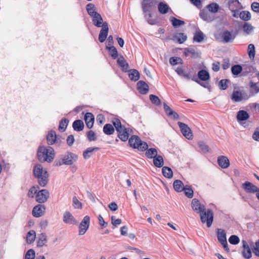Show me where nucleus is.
I'll use <instances>...</instances> for the list:
<instances>
[{"label": "nucleus", "mask_w": 259, "mask_h": 259, "mask_svg": "<svg viewBox=\"0 0 259 259\" xmlns=\"http://www.w3.org/2000/svg\"><path fill=\"white\" fill-rule=\"evenodd\" d=\"M191 206L193 210L197 213H200V219L202 223H206L207 227H210L213 222V213L210 209L205 211V207L196 198L192 199Z\"/></svg>", "instance_id": "1"}, {"label": "nucleus", "mask_w": 259, "mask_h": 259, "mask_svg": "<svg viewBox=\"0 0 259 259\" xmlns=\"http://www.w3.org/2000/svg\"><path fill=\"white\" fill-rule=\"evenodd\" d=\"M112 122L118 133L119 138L122 141H126L133 132L132 130L130 127H125L117 118H113Z\"/></svg>", "instance_id": "2"}, {"label": "nucleus", "mask_w": 259, "mask_h": 259, "mask_svg": "<svg viewBox=\"0 0 259 259\" xmlns=\"http://www.w3.org/2000/svg\"><path fill=\"white\" fill-rule=\"evenodd\" d=\"M55 151L53 148L40 146L37 150V157L41 162H51L55 157Z\"/></svg>", "instance_id": "3"}, {"label": "nucleus", "mask_w": 259, "mask_h": 259, "mask_svg": "<svg viewBox=\"0 0 259 259\" xmlns=\"http://www.w3.org/2000/svg\"><path fill=\"white\" fill-rule=\"evenodd\" d=\"M33 173L35 177L38 178L39 184L42 187L45 186L48 181L49 175L40 164H37L34 166Z\"/></svg>", "instance_id": "4"}, {"label": "nucleus", "mask_w": 259, "mask_h": 259, "mask_svg": "<svg viewBox=\"0 0 259 259\" xmlns=\"http://www.w3.org/2000/svg\"><path fill=\"white\" fill-rule=\"evenodd\" d=\"M131 147L137 148L138 150L143 151L148 148V144L141 141V139L137 136H132L128 140Z\"/></svg>", "instance_id": "5"}, {"label": "nucleus", "mask_w": 259, "mask_h": 259, "mask_svg": "<svg viewBox=\"0 0 259 259\" xmlns=\"http://www.w3.org/2000/svg\"><path fill=\"white\" fill-rule=\"evenodd\" d=\"M175 71L177 72V73L180 76L184 77L185 79H191L197 83H199L201 85L204 87V88H208L209 85L208 83H206L204 84H203L201 83L199 80H198L195 76H192L190 72H186L184 69H183L182 67H177L175 69Z\"/></svg>", "instance_id": "6"}, {"label": "nucleus", "mask_w": 259, "mask_h": 259, "mask_svg": "<svg viewBox=\"0 0 259 259\" xmlns=\"http://www.w3.org/2000/svg\"><path fill=\"white\" fill-rule=\"evenodd\" d=\"M249 97L245 92L241 90H234L231 96V100L234 102L246 100Z\"/></svg>", "instance_id": "7"}, {"label": "nucleus", "mask_w": 259, "mask_h": 259, "mask_svg": "<svg viewBox=\"0 0 259 259\" xmlns=\"http://www.w3.org/2000/svg\"><path fill=\"white\" fill-rule=\"evenodd\" d=\"M77 160V156L71 152H67L62 158V163L60 165H71Z\"/></svg>", "instance_id": "8"}, {"label": "nucleus", "mask_w": 259, "mask_h": 259, "mask_svg": "<svg viewBox=\"0 0 259 259\" xmlns=\"http://www.w3.org/2000/svg\"><path fill=\"white\" fill-rule=\"evenodd\" d=\"M217 236L219 241L223 245L224 249L227 252H228L229 251V248L228 246L226 238V233L225 231V230L221 229H218Z\"/></svg>", "instance_id": "9"}, {"label": "nucleus", "mask_w": 259, "mask_h": 259, "mask_svg": "<svg viewBox=\"0 0 259 259\" xmlns=\"http://www.w3.org/2000/svg\"><path fill=\"white\" fill-rule=\"evenodd\" d=\"M181 132L183 136L187 139L190 140L193 138V134L190 128L185 123L180 121L178 122Z\"/></svg>", "instance_id": "10"}, {"label": "nucleus", "mask_w": 259, "mask_h": 259, "mask_svg": "<svg viewBox=\"0 0 259 259\" xmlns=\"http://www.w3.org/2000/svg\"><path fill=\"white\" fill-rule=\"evenodd\" d=\"M90 224V218L89 216H85L79 225V235H82L85 234L89 229Z\"/></svg>", "instance_id": "11"}, {"label": "nucleus", "mask_w": 259, "mask_h": 259, "mask_svg": "<svg viewBox=\"0 0 259 259\" xmlns=\"http://www.w3.org/2000/svg\"><path fill=\"white\" fill-rule=\"evenodd\" d=\"M36 201L38 203H44L49 197V192L45 189L41 190L37 192L36 195Z\"/></svg>", "instance_id": "12"}, {"label": "nucleus", "mask_w": 259, "mask_h": 259, "mask_svg": "<svg viewBox=\"0 0 259 259\" xmlns=\"http://www.w3.org/2000/svg\"><path fill=\"white\" fill-rule=\"evenodd\" d=\"M157 2L156 0H143L142 9L144 13L150 12L155 6Z\"/></svg>", "instance_id": "13"}, {"label": "nucleus", "mask_w": 259, "mask_h": 259, "mask_svg": "<svg viewBox=\"0 0 259 259\" xmlns=\"http://www.w3.org/2000/svg\"><path fill=\"white\" fill-rule=\"evenodd\" d=\"M242 188L247 193H257L259 192V188L256 186L249 182H245L242 184Z\"/></svg>", "instance_id": "14"}, {"label": "nucleus", "mask_w": 259, "mask_h": 259, "mask_svg": "<svg viewBox=\"0 0 259 259\" xmlns=\"http://www.w3.org/2000/svg\"><path fill=\"white\" fill-rule=\"evenodd\" d=\"M46 211V207L42 204H38L34 207L32 214L34 217L39 218L42 216Z\"/></svg>", "instance_id": "15"}, {"label": "nucleus", "mask_w": 259, "mask_h": 259, "mask_svg": "<svg viewBox=\"0 0 259 259\" xmlns=\"http://www.w3.org/2000/svg\"><path fill=\"white\" fill-rule=\"evenodd\" d=\"M63 220L65 223L69 225H76L78 223L73 215L68 211L64 213Z\"/></svg>", "instance_id": "16"}, {"label": "nucleus", "mask_w": 259, "mask_h": 259, "mask_svg": "<svg viewBox=\"0 0 259 259\" xmlns=\"http://www.w3.org/2000/svg\"><path fill=\"white\" fill-rule=\"evenodd\" d=\"M108 25L106 22L103 23L102 28L101 30L99 35V40L101 42H104L107 38L108 32Z\"/></svg>", "instance_id": "17"}, {"label": "nucleus", "mask_w": 259, "mask_h": 259, "mask_svg": "<svg viewBox=\"0 0 259 259\" xmlns=\"http://www.w3.org/2000/svg\"><path fill=\"white\" fill-rule=\"evenodd\" d=\"M48 236L45 233L38 235L37 240V246L39 247L47 246Z\"/></svg>", "instance_id": "18"}, {"label": "nucleus", "mask_w": 259, "mask_h": 259, "mask_svg": "<svg viewBox=\"0 0 259 259\" xmlns=\"http://www.w3.org/2000/svg\"><path fill=\"white\" fill-rule=\"evenodd\" d=\"M163 108L164 110V111L166 113V114L171 117L174 119H178L179 118V115L178 114L173 111L170 107L168 106L165 103H164L163 104Z\"/></svg>", "instance_id": "19"}, {"label": "nucleus", "mask_w": 259, "mask_h": 259, "mask_svg": "<svg viewBox=\"0 0 259 259\" xmlns=\"http://www.w3.org/2000/svg\"><path fill=\"white\" fill-rule=\"evenodd\" d=\"M243 250L242 255L244 257L249 259L251 257V251L247 242L245 240L242 241Z\"/></svg>", "instance_id": "20"}, {"label": "nucleus", "mask_w": 259, "mask_h": 259, "mask_svg": "<svg viewBox=\"0 0 259 259\" xmlns=\"http://www.w3.org/2000/svg\"><path fill=\"white\" fill-rule=\"evenodd\" d=\"M228 5L231 11L239 10L241 9V4L238 0H228Z\"/></svg>", "instance_id": "21"}, {"label": "nucleus", "mask_w": 259, "mask_h": 259, "mask_svg": "<svg viewBox=\"0 0 259 259\" xmlns=\"http://www.w3.org/2000/svg\"><path fill=\"white\" fill-rule=\"evenodd\" d=\"M84 120L86 125L89 128H91L94 122V116L92 113L88 112L85 114Z\"/></svg>", "instance_id": "22"}, {"label": "nucleus", "mask_w": 259, "mask_h": 259, "mask_svg": "<svg viewBox=\"0 0 259 259\" xmlns=\"http://www.w3.org/2000/svg\"><path fill=\"white\" fill-rule=\"evenodd\" d=\"M219 165L223 168H226L230 165V161L228 158L225 156H220L218 158Z\"/></svg>", "instance_id": "23"}, {"label": "nucleus", "mask_w": 259, "mask_h": 259, "mask_svg": "<svg viewBox=\"0 0 259 259\" xmlns=\"http://www.w3.org/2000/svg\"><path fill=\"white\" fill-rule=\"evenodd\" d=\"M222 37L225 42H229L235 38V35L230 31L226 30L222 33Z\"/></svg>", "instance_id": "24"}, {"label": "nucleus", "mask_w": 259, "mask_h": 259, "mask_svg": "<svg viewBox=\"0 0 259 259\" xmlns=\"http://www.w3.org/2000/svg\"><path fill=\"white\" fill-rule=\"evenodd\" d=\"M138 89L140 93L146 94L149 90V86L144 81H139L138 82Z\"/></svg>", "instance_id": "25"}, {"label": "nucleus", "mask_w": 259, "mask_h": 259, "mask_svg": "<svg viewBox=\"0 0 259 259\" xmlns=\"http://www.w3.org/2000/svg\"><path fill=\"white\" fill-rule=\"evenodd\" d=\"M117 63L123 71H126L128 69L129 65L123 56H121L118 58Z\"/></svg>", "instance_id": "26"}, {"label": "nucleus", "mask_w": 259, "mask_h": 259, "mask_svg": "<svg viewBox=\"0 0 259 259\" xmlns=\"http://www.w3.org/2000/svg\"><path fill=\"white\" fill-rule=\"evenodd\" d=\"M98 147H89L83 152V157L84 159L90 158L95 151L99 150Z\"/></svg>", "instance_id": "27"}, {"label": "nucleus", "mask_w": 259, "mask_h": 259, "mask_svg": "<svg viewBox=\"0 0 259 259\" xmlns=\"http://www.w3.org/2000/svg\"><path fill=\"white\" fill-rule=\"evenodd\" d=\"M187 38V35L184 33H177L174 36L172 39L177 40L179 44H183Z\"/></svg>", "instance_id": "28"}, {"label": "nucleus", "mask_w": 259, "mask_h": 259, "mask_svg": "<svg viewBox=\"0 0 259 259\" xmlns=\"http://www.w3.org/2000/svg\"><path fill=\"white\" fill-rule=\"evenodd\" d=\"M158 9L159 12L161 14H166L169 10H170L169 7L167 4L163 2H160L158 5Z\"/></svg>", "instance_id": "29"}, {"label": "nucleus", "mask_w": 259, "mask_h": 259, "mask_svg": "<svg viewBox=\"0 0 259 259\" xmlns=\"http://www.w3.org/2000/svg\"><path fill=\"white\" fill-rule=\"evenodd\" d=\"M87 11L89 15L92 18L98 14L96 8L93 4L90 3L87 5Z\"/></svg>", "instance_id": "30"}, {"label": "nucleus", "mask_w": 259, "mask_h": 259, "mask_svg": "<svg viewBox=\"0 0 259 259\" xmlns=\"http://www.w3.org/2000/svg\"><path fill=\"white\" fill-rule=\"evenodd\" d=\"M236 117L238 121H244L248 119L249 115L246 111L240 110L238 112Z\"/></svg>", "instance_id": "31"}, {"label": "nucleus", "mask_w": 259, "mask_h": 259, "mask_svg": "<svg viewBox=\"0 0 259 259\" xmlns=\"http://www.w3.org/2000/svg\"><path fill=\"white\" fill-rule=\"evenodd\" d=\"M92 18L93 23L95 26L98 27H102V25L104 22L100 14L98 13L96 16L92 17Z\"/></svg>", "instance_id": "32"}, {"label": "nucleus", "mask_w": 259, "mask_h": 259, "mask_svg": "<svg viewBox=\"0 0 259 259\" xmlns=\"http://www.w3.org/2000/svg\"><path fill=\"white\" fill-rule=\"evenodd\" d=\"M72 126L75 131H81L84 127V123L81 120H76L73 123Z\"/></svg>", "instance_id": "33"}, {"label": "nucleus", "mask_w": 259, "mask_h": 259, "mask_svg": "<svg viewBox=\"0 0 259 259\" xmlns=\"http://www.w3.org/2000/svg\"><path fill=\"white\" fill-rule=\"evenodd\" d=\"M198 77L202 81H206L210 78L209 73L205 70H200L198 72Z\"/></svg>", "instance_id": "34"}, {"label": "nucleus", "mask_w": 259, "mask_h": 259, "mask_svg": "<svg viewBox=\"0 0 259 259\" xmlns=\"http://www.w3.org/2000/svg\"><path fill=\"white\" fill-rule=\"evenodd\" d=\"M56 141V135L54 131H51L48 133L47 136V141L48 144L49 145H53Z\"/></svg>", "instance_id": "35"}, {"label": "nucleus", "mask_w": 259, "mask_h": 259, "mask_svg": "<svg viewBox=\"0 0 259 259\" xmlns=\"http://www.w3.org/2000/svg\"><path fill=\"white\" fill-rule=\"evenodd\" d=\"M200 17L207 22H211L214 19V17L207 12L202 11L200 13Z\"/></svg>", "instance_id": "36"}, {"label": "nucleus", "mask_w": 259, "mask_h": 259, "mask_svg": "<svg viewBox=\"0 0 259 259\" xmlns=\"http://www.w3.org/2000/svg\"><path fill=\"white\" fill-rule=\"evenodd\" d=\"M207 9L209 12L215 14L217 13L220 9L219 5L215 3H212L207 6Z\"/></svg>", "instance_id": "37"}, {"label": "nucleus", "mask_w": 259, "mask_h": 259, "mask_svg": "<svg viewBox=\"0 0 259 259\" xmlns=\"http://www.w3.org/2000/svg\"><path fill=\"white\" fill-rule=\"evenodd\" d=\"M153 163L154 165L158 167H162L164 164L163 159L160 155H157L153 158Z\"/></svg>", "instance_id": "38"}, {"label": "nucleus", "mask_w": 259, "mask_h": 259, "mask_svg": "<svg viewBox=\"0 0 259 259\" xmlns=\"http://www.w3.org/2000/svg\"><path fill=\"white\" fill-rule=\"evenodd\" d=\"M173 185L174 189L177 192H182L185 187L182 182L179 180H175Z\"/></svg>", "instance_id": "39"}, {"label": "nucleus", "mask_w": 259, "mask_h": 259, "mask_svg": "<svg viewBox=\"0 0 259 259\" xmlns=\"http://www.w3.org/2000/svg\"><path fill=\"white\" fill-rule=\"evenodd\" d=\"M128 76L132 80L137 81L139 79L140 74L136 69H132L130 70Z\"/></svg>", "instance_id": "40"}, {"label": "nucleus", "mask_w": 259, "mask_h": 259, "mask_svg": "<svg viewBox=\"0 0 259 259\" xmlns=\"http://www.w3.org/2000/svg\"><path fill=\"white\" fill-rule=\"evenodd\" d=\"M146 150L145 154L148 158H153L157 155V151L155 148H147Z\"/></svg>", "instance_id": "41"}, {"label": "nucleus", "mask_w": 259, "mask_h": 259, "mask_svg": "<svg viewBox=\"0 0 259 259\" xmlns=\"http://www.w3.org/2000/svg\"><path fill=\"white\" fill-rule=\"evenodd\" d=\"M163 176L167 178H171L172 177L173 172L170 168L167 166H164L162 169Z\"/></svg>", "instance_id": "42"}, {"label": "nucleus", "mask_w": 259, "mask_h": 259, "mask_svg": "<svg viewBox=\"0 0 259 259\" xmlns=\"http://www.w3.org/2000/svg\"><path fill=\"white\" fill-rule=\"evenodd\" d=\"M36 238V233L34 230H30L28 232L26 237L27 242L28 243H32Z\"/></svg>", "instance_id": "43"}, {"label": "nucleus", "mask_w": 259, "mask_h": 259, "mask_svg": "<svg viewBox=\"0 0 259 259\" xmlns=\"http://www.w3.org/2000/svg\"><path fill=\"white\" fill-rule=\"evenodd\" d=\"M104 133L108 135H112L114 132V128L111 124H106L103 127Z\"/></svg>", "instance_id": "44"}, {"label": "nucleus", "mask_w": 259, "mask_h": 259, "mask_svg": "<svg viewBox=\"0 0 259 259\" xmlns=\"http://www.w3.org/2000/svg\"><path fill=\"white\" fill-rule=\"evenodd\" d=\"M169 20L172 26L175 27H179L184 24L185 23L183 21L178 19L174 17H171L169 19Z\"/></svg>", "instance_id": "45"}, {"label": "nucleus", "mask_w": 259, "mask_h": 259, "mask_svg": "<svg viewBox=\"0 0 259 259\" xmlns=\"http://www.w3.org/2000/svg\"><path fill=\"white\" fill-rule=\"evenodd\" d=\"M239 17L242 20L247 21L251 18L250 13L247 11H243L239 13Z\"/></svg>", "instance_id": "46"}, {"label": "nucleus", "mask_w": 259, "mask_h": 259, "mask_svg": "<svg viewBox=\"0 0 259 259\" xmlns=\"http://www.w3.org/2000/svg\"><path fill=\"white\" fill-rule=\"evenodd\" d=\"M247 52L249 58L253 59L255 54V47L254 45L250 44L248 46Z\"/></svg>", "instance_id": "47"}, {"label": "nucleus", "mask_w": 259, "mask_h": 259, "mask_svg": "<svg viewBox=\"0 0 259 259\" xmlns=\"http://www.w3.org/2000/svg\"><path fill=\"white\" fill-rule=\"evenodd\" d=\"M183 60L180 57H173L169 59V63L171 65H176L177 64H182Z\"/></svg>", "instance_id": "48"}, {"label": "nucleus", "mask_w": 259, "mask_h": 259, "mask_svg": "<svg viewBox=\"0 0 259 259\" xmlns=\"http://www.w3.org/2000/svg\"><path fill=\"white\" fill-rule=\"evenodd\" d=\"M204 39V35L203 33L200 31H197L194 34L193 40L195 41H197L200 42L202 41Z\"/></svg>", "instance_id": "49"}, {"label": "nucleus", "mask_w": 259, "mask_h": 259, "mask_svg": "<svg viewBox=\"0 0 259 259\" xmlns=\"http://www.w3.org/2000/svg\"><path fill=\"white\" fill-rule=\"evenodd\" d=\"M242 70V67L240 65H235L232 67L231 71L233 75H238Z\"/></svg>", "instance_id": "50"}, {"label": "nucleus", "mask_w": 259, "mask_h": 259, "mask_svg": "<svg viewBox=\"0 0 259 259\" xmlns=\"http://www.w3.org/2000/svg\"><path fill=\"white\" fill-rule=\"evenodd\" d=\"M183 191H184L185 195L188 198H191L193 197L194 192L190 187L188 186H185Z\"/></svg>", "instance_id": "51"}, {"label": "nucleus", "mask_w": 259, "mask_h": 259, "mask_svg": "<svg viewBox=\"0 0 259 259\" xmlns=\"http://www.w3.org/2000/svg\"><path fill=\"white\" fill-rule=\"evenodd\" d=\"M68 122L69 120L67 119H64L62 120L59 124V130L61 132H64L66 128Z\"/></svg>", "instance_id": "52"}, {"label": "nucleus", "mask_w": 259, "mask_h": 259, "mask_svg": "<svg viewBox=\"0 0 259 259\" xmlns=\"http://www.w3.org/2000/svg\"><path fill=\"white\" fill-rule=\"evenodd\" d=\"M184 54L185 56L187 57L191 55L192 56H195L196 55L195 49L193 48H187L184 49Z\"/></svg>", "instance_id": "53"}, {"label": "nucleus", "mask_w": 259, "mask_h": 259, "mask_svg": "<svg viewBox=\"0 0 259 259\" xmlns=\"http://www.w3.org/2000/svg\"><path fill=\"white\" fill-rule=\"evenodd\" d=\"M107 49L109 50L111 57L113 59H116L118 56L117 49L113 46L107 47Z\"/></svg>", "instance_id": "54"}, {"label": "nucleus", "mask_w": 259, "mask_h": 259, "mask_svg": "<svg viewBox=\"0 0 259 259\" xmlns=\"http://www.w3.org/2000/svg\"><path fill=\"white\" fill-rule=\"evenodd\" d=\"M72 203L73 206L75 209L82 208V203L78 200L76 197H73Z\"/></svg>", "instance_id": "55"}, {"label": "nucleus", "mask_w": 259, "mask_h": 259, "mask_svg": "<svg viewBox=\"0 0 259 259\" xmlns=\"http://www.w3.org/2000/svg\"><path fill=\"white\" fill-rule=\"evenodd\" d=\"M243 29L247 34H249L252 31L253 27L251 24L245 23L243 26Z\"/></svg>", "instance_id": "56"}, {"label": "nucleus", "mask_w": 259, "mask_h": 259, "mask_svg": "<svg viewBox=\"0 0 259 259\" xmlns=\"http://www.w3.org/2000/svg\"><path fill=\"white\" fill-rule=\"evenodd\" d=\"M239 238L236 235H232L229 238V242L230 243L234 245L237 244L239 243Z\"/></svg>", "instance_id": "57"}, {"label": "nucleus", "mask_w": 259, "mask_h": 259, "mask_svg": "<svg viewBox=\"0 0 259 259\" xmlns=\"http://www.w3.org/2000/svg\"><path fill=\"white\" fill-rule=\"evenodd\" d=\"M150 100L154 104L156 105H160L161 104L160 100L159 98L154 95H150L149 96Z\"/></svg>", "instance_id": "58"}, {"label": "nucleus", "mask_w": 259, "mask_h": 259, "mask_svg": "<svg viewBox=\"0 0 259 259\" xmlns=\"http://www.w3.org/2000/svg\"><path fill=\"white\" fill-rule=\"evenodd\" d=\"M199 147L201 150L202 152L203 153H206L209 151V147L206 145L203 142H200L198 143Z\"/></svg>", "instance_id": "59"}, {"label": "nucleus", "mask_w": 259, "mask_h": 259, "mask_svg": "<svg viewBox=\"0 0 259 259\" xmlns=\"http://www.w3.org/2000/svg\"><path fill=\"white\" fill-rule=\"evenodd\" d=\"M227 79H222L219 83V86L220 89L225 90L227 88V83L228 82Z\"/></svg>", "instance_id": "60"}, {"label": "nucleus", "mask_w": 259, "mask_h": 259, "mask_svg": "<svg viewBox=\"0 0 259 259\" xmlns=\"http://www.w3.org/2000/svg\"><path fill=\"white\" fill-rule=\"evenodd\" d=\"M35 257V252L34 251L30 249L27 251L25 255V259H34Z\"/></svg>", "instance_id": "61"}, {"label": "nucleus", "mask_w": 259, "mask_h": 259, "mask_svg": "<svg viewBox=\"0 0 259 259\" xmlns=\"http://www.w3.org/2000/svg\"><path fill=\"white\" fill-rule=\"evenodd\" d=\"M144 17L147 20L148 23L150 24L153 25L155 23L154 20L151 19L152 15L150 12L144 13Z\"/></svg>", "instance_id": "62"}, {"label": "nucleus", "mask_w": 259, "mask_h": 259, "mask_svg": "<svg viewBox=\"0 0 259 259\" xmlns=\"http://www.w3.org/2000/svg\"><path fill=\"white\" fill-rule=\"evenodd\" d=\"M38 190L35 187H31L28 193V196L29 197L33 198L34 195L37 193Z\"/></svg>", "instance_id": "63"}, {"label": "nucleus", "mask_w": 259, "mask_h": 259, "mask_svg": "<svg viewBox=\"0 0 259 259\" xmlns=\"http://www.w3.org/2000/svg\"><path fill=\"white\" fill-rule=\"evenodd\" d=\"M253 252L256 256H259V240L255 243V247L253 249Z\"/></svg>", "instance_id": "64"}]
</instances>
